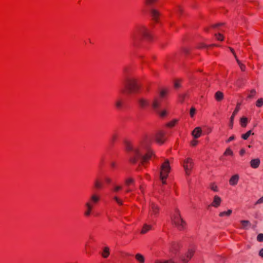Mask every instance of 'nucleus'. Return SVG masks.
<instances>
[{"label": "nucleus", "mask_w": 263, "mask_h": 263, "mask_svg": "<svg viewBox=\"0 0 263 263\" xmlns=\"http://www.w3.org/2000/svg\"><path fill=\"white\" fill-rule=\"evenodd\" d=\"M152 138L149 136H144L139 144L134 147L129 142L125 143L126 150L128 153L129 161L133 164L140 161L138 170L141 166L145 167L149 160L155 157V155L151 148Z\"/></svg>", "instance_id": "nucleus-1"}, {"label": "nucleus", "mask_w": 263, "mask_h": 263, "mask_svg": "<svg viewBox=\"0 0 263 263\" xmlns=\"http://www.w3.org/2000/svg\"><path fill=\"white\" fill-rule=\"evenodd\" d=\"M155 39L151 31L145 25H137L130 34L132 46L135 48H139L143 41L152 42Z\"/></svg>", "instance_id": "nucleus-2"}, {"label": "nucleus", "mask_w": 263, "mask_h": 263, "mask_svg": "<svg viewBox=\"0 0 263 263\" xmlns=\"http://www.w3.org/2000/svg\"><path fill=\"white\" fill-rule=\"evenodd\" d=\"M128 70L129 68L127 67L124 69L123 84L125 89L122 90L123 92H126L128 95L137 93L140 90V87L137 80L130 77Z\"/></svg>", "instance_id": "nucleus-3"}, {"label": "nucleus", "mask_w": 263, "mask_h": 263, "mask_svg": "<svg viewBox=\"0 0 263 263\" xmlns=\"http://www.w3.org/2000/svg\"><path fill=\"white\" fill-rule=\"evenodd\" d=\"M168 94V90L167 88L161 89L158 96L154 99L152 104L153 108L159 114L161 118L165 117L167 112L166 110L160 111L159 108L162 103L167 99Z\"/></svg>", "instance_id": "nucleus-4"}, {"label": "nucleus", "mask_w": 263, "mask_h": 263, "mask_svg": "<svg viewBox=\"0 0 263 263\" xmlns=\"http://www.w3.org/2000/svg\"><path fill=\"white\" fill-rule=\"evenodd\" d=\"M101 196L98 193H93L90 195L85 203V210L84 215L85 217H89L91 215L95 207L99 203Z\"/></svg>", "instance_id": "nucleus-5"}, {"label": "nucleus", "mask_w": 263, "mask_h": 263, "mask_svg": "<svg viewBox=\"0 0 263 263\" xmlns=\"http://www.w3.org/2000/svg\"><path fill=\"white\" fill-rule=\"evenodd\" d=\"M173 223L179 230H182L186 228V222L181 217L180 212L178 210L175 209L172 216Z\"/></svg>", "instance_id": "nucleus-6"}, {"label": "nucleus", "mask_w": 263, "mask_h": 263, "mask_svg": "<svg viewBox=\"0 0 263 263\" xmlns=\"http://www.w3.org/2000/svg\"><path fill=\"white\" fill-rule=\"evenodd\" d=\"M171 171V166L168 160L166 159L162 164L160 168V177L163 184L166 183V179Z\"/></svg>", "instance_id": "nucleus-7"}, {"label": "nucleus", "mask_w": 263, "mask_h": 263, "mask_svg": "<svg viewBox=\"0 0 263 263\" xmlns=\"http://www.w3.org/2000/svg\"><path fill=\"white\" fill-rule=\"evenodd\" d=\"M194 165V163L192 158H187L184 160L182 163V166L187 175H190L191 174Z\"/></svg>", "instance_id": "nucleus-8"}, {"label": "nucleus", "mask_w": 263, "mask_h": 263, "mask_svg": "<svg viewBox=\"0 0 263 263\" xmlns=\"http://www.w3.org/2000/svg\"><path fill=\"white\" fill-rule=\"evenodd\" d=\"M115 108L118 110H122L125 107V100L122 97H118L114 103Z\"/></svg>", "instance_id": "nucleus-9"}, {"label": "nucleus", "mask_w": 263, "mask_h": 263, "mask_svg": "<svg viewBox=\"0 0 263 263\" xmlns=\"http://www.w3.org/2000/svg\"><path fill=\"white\" fill-rule=\"evenodd\" d=\"M159 212V209L157 205L153 202L151 203L149 210V216L156 217L158 216Z\"/></svg>", "instance_id": "nucleus-10"}, {"label": "nucleus", "mask_w": 263, "mask_h": 263, "mask_svg": "<svg viewBox=\"0 0 263 263\" xmlns=\"http://www.w3.org/2000/svg\"><path fill=\"white\" fill-rule=\"evenodd\" d=\"M125 185L127 187L125 190V193H129L132 192V189L130 188V186H134L135 184V180L132 177H127L124 181Z\"/></svg>", "instance_id": "nucleus-11"}, {"label": "nucleus", "mask_w": 263, "mask_h": 263, "mask_svg": "<svg viewBox=\"0 0 263 263\" xmlns=\"http://www.w3.org/2000/svg\"><path fill=\"white\" fill-rule=\"evenodd\" d=\"M151 14L152 18V20L154 23H160V13L157 10L155 9H152L151 10Z\"/></svg>", "instance_id": "nucleus-12"}, {"label": "nucleus", "mask_w": 263, "mask_h": 263, "mask_svg": "<svg viewBox=\"0 0 263 263\" xmlns=\"http://www.w3.org/2000/svg\"><path fill=\"white\" fill-rule=\"evenodd\" d=\"M195 252V249L191 248L189 249L187 253L181 257V260L182 263H186L191 258Z\"/></svg>", "instance_id": "nucleus-13"}, {"label": "nucleus", "mask_w": 263, "mask_h": 263, "mask_svg": "<svg viewBox=\"0 0 263 263\" xmlns=\"http://www.w3.org/2000/svg\"><path fill=\"white\" fill-rule=\"evenodd\" d=\"M155 137L157 142L162 144L165 140V133L163 130H159L157 133Z\"/></svg>", "instance_id": "nucleus-14"}, {"label": "nucleus", "mask_w": 263, "mask_h": 263, "mask_svg": "<svg viewBox=\"0 0 263 263\" xmlns=\"http://www.w3.org/2000/svg\"><path fill=\"white\" fill-rule=\"evenodd\" d=\"M100 254L104 258L108 257L110 254V249L107 246H103L100 251Z\"/></svg>", "instance_id": "nucleus-15"}, {"label": "nucleus", "mask_w": 263, "mask_h": 263, "mask_svg": "<svg viewBox=\"0 0 263 263\" xmlns=\"http://www.w3.org/2000/svg\"><path fill=\"white\" fill-rule=\"evenodd\" d=\"M220 27H222L223 28L224 27V24H217L213 25L211 26L205 28L204 31L205 32H208L210 31V30L211 29H215L216 30H217L218 31H221L223 30V29L219 28Z\"/></svg>", "instance_id": "nucleus-16"}, {"label": "nucleus", "mask_w": 263, "mask_h": 263, "mask_svg": "<svg viewBox=\"0 0 263 263\" xmlns=\"http://www.w3.org/2000/svg\"><path fill=\"white\" fill-rule=\"evenodd\" d=\"M239 176L238 174L232 176L229 180V183L231 185H236L238 182Z\"/></svg>", "instance_id": "nucleus-17"}, {"label": "nucleus", "mask_w": 263, "mask_h": 263, "mask_svg": "<svg viewBox=\"0 0 263 263\" xmlns=\"http://www.w3.org/2000/svg\"><path fill=\"white\" fill-rule=\"evenodd\" d=\"M201 128L199 127H196L192 132V135L195 138L197 139L201 136Z\"/></svg>", "instance_id": "nucleus-18"}, {"label": "nucleus", "mask_w": 263, "mask_h": 263, "mask_svg": "<svg viewBox=\"0 0 263 263\" xmlns=\"http://www.w3.org/2000/svg\"><path fill=\"white\" fill-rule=\"evenodd\" d=\"M221 202V198L219 196L216 195L214 197V199L212 203H211V205L215 208H217L220 205Z\"/></svg>", "instance_id": "nucleus-19"}, {"label": "nucleus", "mask_w": 263, "mask_h": 263, "mask_svg": "<svg viewBox=\"0 0 263 263\" xmlns=\"http://www.w3.org/2000/svg\"><path fill=\"white\" fill-rule=\"evenodd\" d=\"M139 104L142 108H145L150 105V102L148 100L141 98L139 100Z\"/></svg>", "instance_id": "nucleus-20"}, {"label": "nucleus", "mask_w": 263, "mask_h": 263, "mask_svg": "<svg viewBox=\"0 0 263 263\" xmlns=\"http://www.w3.org/2000/svg\"><path fill=\"white\" fill-rule=\"evenodd\" d=\"M239 107L238 106H237L231 117L229 126L231 128L233 127V121H234V119L235 118V116L237 114V113L239 111Z\"/></svg>", "instance_id": "nucleus-21"}, {"label": "nucleus", "mask_w": 263, "mask_h": 263, "mask_svg": "<svg viewBox=\"0 0 263 263\" xmlns=\"http://www.w3.org/2000/svg\"><path fill=\"white\" fill-rule=\"evenodd\" d=\"M260 163V161L258 158L254 159L251 160L250 165L252 168H256L259 166Z\"/></svg>", "instance_id": "nucleus-22"}, {"label": "nucleus", "mask_w": 263, "mask_h": 263, "mask_svg": "<svg viewBox=\"0 0 263 263\" xmlns=\"http://www.w3.org/2000/svg\"><path fill=\"white\" fill-rule=\"evenodd\" d=\"M152 229V226L151 225L145 224L143 225L140 234H145L147 233L148 231L151 230Z\"/></svg>", "instance_id": "nucleus-23"}, {"label": "nucleus", "mask_w": 263, "mask_h": 263, "mask_svg": "<svg viewBox=\"0 0 263 263\" xmlns=\"http://www.w3.org/2000/svg\"><path fill=\"white\" fill-rule=\"evenodd\" d=\"M112 200L115 201L119 206H122L124 204L123 200L117 195H115L112 197Z\"/></svg>", "instance_id": "nucleus-24"}, {"label": "nucleus", "mask_w": 263, "mask_h": 263, "mask_svg": "<svg viewBox=\"0 0 263 263\" xmlns=\"http://www.w3.org/2000/svg\"><path fill=\"white\" fill-rule=\"evenodd\" d=\"M123 189V186L121 185H114L111 189L113 194H117Z\"/></svg>", "instance_id": "nucleus-25"}, {"label": "nucleus", "mask_w": 263, "mask_h": 263, "mask_svg": "<svg viewBox=\"0 0 263 263\" xmlns=\"http://www.w3.org/2000/svg\"><path fill=\"white\" fill-rule=\"evenodd\" d=\"M215 98L217 101H221L223 99V93L220 91H217L215 94Z\"/></svg>", "instance_id": "nucleus-26"}, {"label": "nucleus", "mask_w": 263, "mask_h": 263, "mask_svg": "<svg viewBox=\"0 0 263 263\" xmlns=\"http://www.w3.org/2000/svg\"><path fill=\"white\" fill-rule=\"evenodd\" d=\"M120 136L119 133L118 132H115L112 134L111 138H110V141L111 143L115 142L119 138Z\"/></svg>", "instance_id": "nucleus-27"}, {"label": "nucleus", "mask_w": 263, "mask_h": 263, "mask_svg": "<svg viewBox=\"0 0 263 263\" xmlns=\"http://www.w3.org/2000/svg\"><path fill=\"white\" fill-rule=\"evenodd\" d=\"M232 213V210H228L227 211L221 212L219 214L220 217H229Z\"/></svg>", "instance_id": "nucleus-28"}, {"label": "nucleus", "mask_w": 263, "mask_h": 263, "mask_svg": "<svg viewBox=\"0 0 263 263\" xmlns=\"http://www.w3.org/2000/svg\"><path fill=\"white\" fill-rule=\"evenodd\" d=\"M95 187L97 189H101L103 187V183L99 180V179H96L94 182Z\"/></svg>", "instance_id": "nucleus-29"}, {"label": "nucleus", "mask_w": 263, "mask_h": 263, "mask_svg": "<svg viewBox=\"0 0 263 263\" xmlns=\"http://www.w3.org/2000/svg\"><path fill=\"white\" fill-rule=\"evenodd\" d=\"M135 258L137 261L139 263H144V257L141 254L138 253L135 255Z\"/></svg>", "instance_id": "nucleus-30"}, {"label": "nucleus", "mask_w": 263, "mask_h": 263, "mask_svg": "<svg viewBox=\"0 0 263 263\" xmlns=\"http://www.w3.org/2000/svg\"><path fill=\"white\" fill-rule=\"evenodd\" d=\"M242 229H247V228L250 226V222L248 220H241L240 221Z\"/></svg>", "instance_id": "nucleus-31"}, {"label": "nucleus", "mask_w": 263, "mask_h": 263, "mask_svg": "<svg viewBox=\"0 0 263 263\" xmlns=\"http://www.w3.org/2000/svg\"><path fill=\"white\" fill-rule=\"evenodd\" d=\"M158 0H144V4L146 6H151L157 2Z\"/></svg>", "instance_id": "nucleus-32"}, {"label": "nucleus", "mask_w": 263, "mask_h": 263, "mask_svg": "<svg viewBox=\"0 0 263 263\" xmlns=\"http://www.w3.org/2000/svg\"><path fill=\"white\" fill-rule=\"evenodd\" d=\"M214 46H217V45L216 44H210V45H208L204 43H201L199 45L198 48H200V49H203V48H208L209 47H214Z\"/></svg>", "instance_id": "nucleus-33"}, {"label": "nucleus", "mask_w": 263, "mask_h": 263, "mask_svg": "<svg viewBox=\"0 0 263 263\" xmlns=\"http://www.w3.org/2000/svg\"><path fill=\"white\" fill-rule=\"evenodd\" d=\"M104 183L106 184V185H109L110 184L112 183V179L111 177L108 176H105L104 177Z\"/></svg>", "instance_id": "nucleus-34"}, {"label": "nucleus", "mask_w": 263, "mask_h": 263, "mask_svg": "<svg viewBox=\"0 0 263 263\" xmlns=\"http://www.w3.org/2000/svg\"><path fill=\"white\" fill-rule=\"evenodd\" d=\"M178 122V120L174 119L166 124V126L168 127H174Z\"/></svg>", "instance_id": "nucleus-35"}, {"label": "nucleus", "mask_w": 263, "mask_h": 263, "mask_svg": "<svg viewBox=\"0 0 263 263\" xmlns=\"http://www.w3.org/2000/svg\"><path fill=\"white\" fill-rule=\"evenodd\" d=\"M254 133H252L251 130L248 131L246 134L241 135V138L244 140H247L251 135H253Z\"/></svg>", "instance_id": "nucleus-36"}, {"label": "nucleus", "mask_w": 263, "mask_h": 263, "mask_svg": "<svg viewBox=\"0 0 263 263\" xmlns=\"http://www.w3.org/2000/svg\"><path fill=\"white\" fill-rule=\"evenodd\" d=\"M240 69L241 70V71H245V70H246V66L245 64H242L239 60L238 58H236V59Z\"/></svg>", "instance_id": "nucleus-37"}, {"label": "nucleus", "mask_w": 263, "mask_h": 263, "mask_svg": "<svg viewBox=\"0 0 263 263\" xmlns=\"http://www.w3.org/2000/svg\"><path fill=\"white\" fill-rule=\"evenodd\" d=\"M248 122V119L246 117H242L240 119V124L242 127H245L246 126Z\"/></svg>", "instance_id": "nucleus-38"}, {"label": "nucleus", "mask_w": 263, "mask_h": 263, "mask_svg": "<svg viewBox=\"0 0 263 263\" xmlns=\"http://www.w3.org/2000/svg\"><path fill=\"white\" fill-rule=\"evenodd\" d=\"M179 248V245L178 243L173 242L172 244L171 251L176 252Z\"/></svg>", "instance_id": "nucleus-39"}, {"label": "nucleus", "mask_w": 263, "mask_h": 263, "mask_svg": "<svg viewBox=\"0 0 263 263\" xmlns=\"http://www.w3.org/2000/svg\"><path fill=\"white\" fill-rule=\"evenodd\" d=\"M223 154L225 156H232L233 155V152L230 148H228L226 149Z\"/></svg>", "instance_id": "nucleus-40"}, {"label": "nucleus", "mask_w": 263, "mask_h": 263, "mask_svg": "<svg viewBox=\"0 0 263 263\" xmlns=\"http://www.w3.org/2000/svg\"><path fill=\"white\" fill-rule=\"evenodd\" d=\"M215 36L218 41H223V36L222 34L220 32L215 33Z\"/></svg>", "instance_id": "nucleus-41"}, {"label": "nucleus", "mask_w": 263, "mask_h": 263, "mask_svg": "<svg viewBox=\"0 0 263 263\" xmlns=\"http://www.w3.org/2000/svg\"><path fill=\"white\" fill-rule=\"evenodd\" d=\"M210 187L211 190L213 191L214 192L218 191L217 186L214 183H211L210 185Z\"/></svg>", "instance_id": "nucleus-42"}, {"label": "nucleus", "mask_w": 263, "mask_h": 263, "mask_svg": "<svg viewBox=\"0 0 263 263\" xmlns=\"http://www.w3.org/2000/svg\"><path fill=\"white\" fill-rule=\"evenodd\" d=\"M263 105V99L260 98L257 100L256 102V106L260 107L262 106Z\"/></svg>", "instance_id": "nucleus-43"}, {"label": "nucleus", "mask_w": 263, "mask_h": 263, "mask_svg": "<svg viewBox=\"0 0 263 263\" xmlns=\"http://www.w3.org/2000/svg\"><path fill=\"white\" fill-rule=\"evenodd\" d=\"M256 95V91L254 89L250 90L249 93L248 95V98H252Z\"/></svg>", "instance_id": "nucleus-44"}, {"label": "nucleus", "mask_w": 263, "mask_h": 263, "mask_svg": "<svg viewBox=\"0 0 263 263\" xmlns=\"http://www.w3.org/2000/svg\"><path fill=\"white\" fill-rule=\"evenodd\" d=\"M155 263H176L174 261H173L172 259H170L168 260H164V261H161V260H156Z\"/></svg>", "instance_id": "nucleus-45"}, {"label": "nucleus", "mask_w": 263, "mask_h": 263, "mask_svg": "<svg viewBox=\"0 0 263 263\" xmlns=\"http://www.w3.org/2000/svg\"><path fill=\"white\" fill-rule=\"evenodd\" d=\"M182 8L180 6H177L175 9V12L178 14H181L182 12Z\"/></svg>", "instance_id": "nucleus-46"}, {"label": "nucleus", "mask_w": 263, "mask_h": 263, "mask_svg": "<svg viewBox=\"0 0 263 263\" xmlns=\"http://www.w3.org/2000/svg\"><path fill=\"white\" fill-rule=\"evenodd\" d=\"M110 166L112 169H116L118 167V164L116 162L112 161L110 163Z\"/></svg>", "instance_id": "nucleus-47"}, {"label": "nucleus", "mask_w": 263, "mask_h": 263, "mask_svg": "<svg viewBox=\"0 0 263 263\" xmlns=\"http://www.w3.org/2000/svg\"><path fill=\"white\" fill-rule=\"evenodd\" d=\"M196 113V109L194 107H192L190 109V114L191 117H193Z\"/></svg>", "instance_id": "nucleus-48"}, {"label": "nucleus", "mask_w": 263, "mask_h": 263, "mask_svg": "<svg viewBox=\"0 0 263 263\" xmlns=\"http://www.w3.org/2000/svg\"><path fill=\"white\" fill-rule=\"evenodd\" d=\"M257 240L259 242H263V234H259L257 235Z\"/></svg>", "instance_id": "nucleus-49"}, {"label": "nucleus", "mask_w": 263, "mask_h": 263, "mask_svg": "<svg viewBox=\"0 0 263 263\" xmlns=\"http://www.w3.org/2000/svg\"><path fill=\"white\" fill-rule=\"evenodd\" d=\"M174 87L175 88H178L180 87V81L177 80L174 83Z\"/></svg>", "instance_id": "nucleus-50"}, {"label": "nucleus", "mask_w": 263, "mask_h": 263, "mask_svg": "<svg viewBox=\"0 0 263 263\" xmlns=\"http://www.w3.org/2000/svg\"><path fill=\"white\" fill-rule=\"evenodd\" d=\"M229 49H230V51H231V52H232V53L233 54V55H234L235 59H236V58H237V55H236V53H235V51H234V49H233V48H231V47H229Z\"/></svg>", "instance_id": "nucleus-51"}, {"label": "nucleus", "mask_w": 263, "mask_h": 263, "mask_svg": "<svg viewBox=\"0 0 263 263\" xmlns=\"http://www.w3.org/2000/svg\"><path fill=\"white\" fill-rule=\"evenodd\" d=\"M235 139V136H232L229 138V139L227 140V142H230Z\"/></svg>", "instance_id": "nucleus-52"}, {"label": "nucleus", "mask_w": 263, "mask_h": 263, "mask_svg": "<svg viewBox=\"0 0 263 263\" xmlns=\"http://www.w3.org/2000/svg\"><path fill=\"white\" fill-rule=\"evenodd\" d=\"M263 203V196L261 198H260L256 202V204H260Z\"/></svg>", "instance_id": "nucleus-53"}, {"label": "nucleus", "mask_w": 263, "mask_h": 263, "mask_svg": "<svg viewBox=\"0 0 263 263\" xmlns=\"http://www.w3.org/2000/svg\"><path fill=\"white\" fill-rule=\"evenodd\" d=\"M246 153V151L244 149H241L239 152V154L241 156H242L244 155V154Z\"/></svg>", "instance_id": "nucleus-54"}, {"label": "nucleus", "mask_w": 263, "mask_h": 263, "mask_svg": "<svg viewBox=\"0 0 263 263\" xmlns=\"http://www.w3.org/2000/svg\"><path fill=\"white\" fill-rule=\"evenodd\" d=\"M197 141H196V140H194V141H192V142H191V144L193 146H195L197 145Z\"/></svg>", "instance_id": "nucleus-55"}, {"label": "nucleus", "mask_w": 263, "mask_h": 263, "mask_svg": "<svg viewBox=\"0 0 263 263\" xmlns=\"http://www.w3.org/2000/svg\"><path fill=\"white\" fill-rule=\"evenodd\" d=\"M259 255L261 257H263V249H261L259 252Z\"/></svg>", "instance_id": "nucleus-56"}, {"label": "nucleus", "mask_w": 263, "mask_h": 263, "mask_svg": "<svg viewBox=\"0 0 263 263\" xmlns=\"http://www.w3.org/2000/svg\"><path fill=\"white\" fill-rule=\"evenodd\" d=\"M139 190H140V192H141V193L143 194L144 189H143V186L142 185H141L140 186Z\"/></svg>", "instance_id": "nucleus-57"}, {"label": "nucleus", "mask_w": 263, "mask_h": 263, "mask_svg": "<svg viewBox=\"0 0 263 263\" xmlns=\"http://www.w3.org/2000/svg\"><path fill=\"white\" fill-rule=\"evenodd\" d=\"M145 178L147 179H149V176L148 174H146L145 175Z\"/></svg>", "instance_id": "nucleus-58"}, {"label": "nucleus", "mask_w": 263, "mask_h": 263, "mask_svg": "<svg viewBox=\"0 0 263 263\" xmlns=\"http://www.w3.org/2000/svg\"><path fill=\"white\" fill-rule=\"evenodd\" d=\"M243 0H242V1H243ZM236 2L237 3H238V2H240L241 1V0H236Z\"/></svg>", "instance_id": "nucleus-59"}, {"label": "nucleus", "mask_w": 263, "mask_h": 263, "mask_svg": "<svg viewBox=\"0 0 263 263\" xmlns=\"http://www.w3.org/2000/svg\"><path fill=\"white\" fill-rule=\"evenodd\" d=\"M168 23H169L170 26H172V23H171V22H168Z\"/></svg>", "instance_id": "nucleus-60"}, {"label": "nucleus", "mask_w": 263, "mask_h": 263, "mask_svg": "<svg viewBox=\"0 0 263 263\" xmlns=\"http://www.w3.org/2000/svg\"><path fill=\"white\" fill-rule=\"evenodd\" d=\"M103 158H102L101 160V163H103Z\"/></svg>", "instance_id": "nucleus-61"}, {"label": "nucleus", "mask_w": 263, "mask_h": 263, "mask_svg": "<svg viewBox=\"0 0 263 263\" xmlns=\"http://www.w3.org/2000/svg\"><path fill=\"white\" fill-rule=\"evenodd\" d=\"M139 58H142V57L140 56V57H139Z\"/></svg>", "instance_id": "nucleus-62"}]
</instances>
